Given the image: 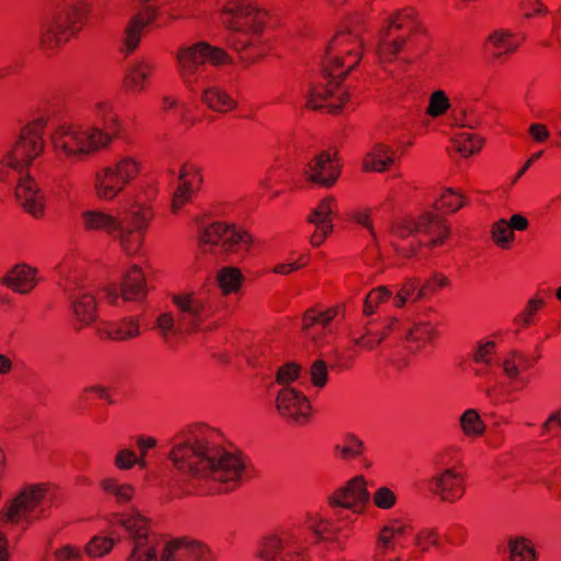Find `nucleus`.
Segmentation results:
<instances>
[{
	"label": "nucleus",
	"instance_id": "13",
	"mask_svg": "<svg viewBox=\"0 0 561 561\" xmlns=\"http://www.w3.org/2000/svg\"><path fill=\"white\" fill-rule=\"evenodd\" d=\"M140 170V161L133 156H123L115 162L100 168L93 180L95 196L101 201H113L137 179Z\"/></svg>",
	"mask_w": 561,
	"mask_h": 561
},
{
	"label": "nucleus",
	"instance_id": "26",
	"mask_svg": "<svg viewBox=\"0 0 561 561\" xmlns=\"http://www.w3.org/2000/svg\"><path fill=\"white\" fill-rule=\"evenodd\" d=\"M154 69V62L148 58L131 61L123 78L125 90L134 94L145 92L149 87L150 77Z\"/></svg>",
	"mask_w": 561,
	"mask_h": 561
},
{
	"label": "nucleus",
	"instance_id": "31",
	"mask_svg": "<svg viewBox=\"0 0 561 561\" xmlns=\"http://www.w3.org/2000/svg\"><path fill=\"white\" fill-rule=\"evenodd\" d=\"M535 365V360L519 351H513L506 355L502 362V368L506 377L517 383L516 389H523L527 386L528 379L520 376L522 370H527Z\"/></svg>",
	"mask_w": 561,
	"mask_h": 561
},
{
	"label": "nucleus",
	"instance_id": "11",
	"mask_svg": "<svg viewBox=\"0 0 561 561\" xmlns=\"http://www.w3.org/2000/svg\"><path fill=\"white\" fill-rule=\"evenodd\" d=\"M207 61L214 66H220L230 62V57L225 49L206 42L183 46L178 50L176 69L188 90L195 91Z\"/></svg>",
	"mask_w": 561,
	"mask_h": 561
},
{
	"label": "nucleus",
	"instance_id": "1",
	"mask_svg": "<svg viewBox=\"0 0 561 561\" xmlns=\"http://www.w3.org/2000/svg\"><path fill=\"white\" fill-rule=\"evenodd\" d=\"M174 469L196 480L218 484L217 491L234 489L245 476L242 457L224 446L222 434L205 424H192L171 439L168 455Z\"/></svg>",
	"mask_w": 561,
	"mask_h": 561
},
{
	"label": "nucleus",
	"instance_id": "10",
	"mask_svg": "<svg viewBox=\"0 0 561 561\" xmlns=\"http://www.w3.org/2000/svg\"><path fill=\"white\" fill-rule=\"evenodd\" d=\"M327 504L340 523L355 524L362 517L375 514L370 506L368 480L364 474H356L334 489L328 495Z\"/></svg>",
	"mask_w": 561,
	"mask_h": 561
},
{
	"label": "nucleus",
	"instance_id": "55",
	"mask_svg": "<svg viewBox=\"0 0 561 561\" xmlns=\"http://www.w3.org/2000/svg\"><path fill=\"white\" fill-rule=\"evenodd\" d=\"M382 342V336H379V332L373 329H365V332L354 339V344L360 346L367 351L375 350Z\"/></svg>",
	"mask_w": 561,
	"mask_h": 561
},
{
	"label": "nucleus",
	"instance_id": "8",
	"mask_svg": "<svg viewBox=\"0 0 561 561\" xmlns=\"http://www.w3.org/2000/svg\"><path fill=\"white\" fill-rule=\"evenodd\" d=\"M171 300L184 333L211 332L219 327L221 300L216 295L207 291H183L173 294Z\"/></svg>",
	"mask_w": 561,
	"mask_h": 561
},
{
	"label": "nucleus",
	"instance_id": "63",
	"mask_svg": "<svg viewBox=\"0 0 561 561\" xmlns=\"http://www.w3.org/2000/svg\"><path fill=\"white\" fill-rule=\"evenodd\" d=\"M353 219L360 226H363L364 228H366L370 234L373 236V238H376V233H375V230H374V226H373V222L370 220V209L369 208H363V209H357L356 211H354L353 214Z\"/></svg>",
	"mask_w": 561,
	"mask_h": 561
},
{
	"label": "nucleus",
	"instance_id": "54",
	"mask_svg": "<svg viewBox=\"0 0 561 561\" xmlns=\"http://www.w3.org/2000/svg\"><path fill=\"white\" fill-rule=\"evenodd\" d=\"M114 465L119 470H129L135 465L139 466V458L131 449L123 448L115 455Z\"/></svg>",
	"mask_w": 561,
	"mask_h": 561
},
{
	"label": "nucleus",
	"instance_id": "29",
	"mask_svg": "<svg viewBox=\"0 0 561 561\" xmlns=\"http://www.w3.org/2000/svg\"><path fill=\"white\" fill-rule=\"evenodd\" d=\"M207 552L198 542L176 539L164 547L161 561H197Z\"/></svg>",
	"mask_w": 561,
	"mask_h": 561
},
{
	"label": "nucleus",
	"instance_id": "50",
	"mask_svg": "<svg viewBox=\"0 0 561 561\" xmlns=\"http://www.w3.org/2000/svg\"><path fill=\"white\" fill-rule=\"evenodd\" d=\"M491 233L493 241L502 249H508L514 241V232L505 219H500L494 222Z\"/></svg>",
	"mask_w": 561,
	"mask_h": 561
},
{
	"label": "nucleus",
	"instance_id": "22",
	"mask_svg": "<svg viewBox=\"0 0 561 561\" xmlns=\"http://www.w3.org/2000/svg\"><path fill=\"white\" fill-rule=\"evenodd\" d=\"M156 9L148 5L129 19L122 37V51L125 55L128 56L138 48L144 31L156 20Z\"/></svg>",
	"mask_w": 561,
	"mask_h": 561
},
{
	"label": "nucleus",
	"instance_id": "46",
	"mask_svg": "<svg viewBox=\"0 0 561 561\" xmlns=\"http://www.w3.org/2000/svg\"><path fill=\"white\" fill-rule=\"evenodd\" d=\"M391 296L392 291L387 286H379L374 288L365 298L363 313L365 316H371L375 313L377 307L390 299Z\"/></svg>",
	"mask_w": 561,
	"mask_h": 561
},
{
	"label": "nucleus",
	"instance_id": "16",
	"mask_svg": "<svg viewBox=\"0 0 561 561\" xmlns=\"http://www.w3.org/2000/svg\"><path fill=\"white\" fill-rule=\"evenodd\" d=\"M60 286L70 304V311L77 323V330L93 324L98 318V302L93 284L79 273H68Z\"/></svg>",
	"mask_w": 561,
	"mask_h": 561
},
{
	"label": "nucleus",
	"instance_id": "3",
	"mask_svg": "<svg viewBox=\"0 0 561 561\" xmlns=\"http://www.w3.org/2000/svg\"><path fill=\"white\" fill-rule=\"evenodd\" d=\"M219 21L228 30L227 44L243 65H252L266 54L267 12L253 1L226 0L219 10Z\"/></svg>",
	"mask_w": 561,
	"mask_h": 561
},
{
	"label": "nucleus",
	"instance_id": "60",
	"mask_svg": "<svg viewBox=\"0 0 561 561\" xmlns=\"http://www.w3.org/2000/svg\"><path fill=\"white\" fill-rule=\"evenodd\" d=\"M137 447L139 449V468L145 469L147 467V454L150 449L157 446V439L151 436H138L137 437Z\"/></svg>",
	"mask_w": 561,
	"mask_h": 561
},
{
	"label": "nucleus",
	"instance_id": "62",
	"mask_svg": "<svg viewBox=\"0 0 561 561\" xmlns=\"http://www.w3.org/2000/svg\"><path fill=\"white\" fill-rule=\"evenodd\" d=\"M81 551L77 547L64 546L55 551L56 561H80Z\"/></svg>",
	"mask_w": 561,
	"mask_h": 561
},
{
	"label": "nucleus",
	"instance_id": "18",
	"mask_svg": "<svg viewBox=\"0 0 561 561\" xmlns=\"http://www.w3.org/2000/svg\"><path fill=\"white\" fill-rule=\"evenodd\" d=\"M276 410L287 422L302 425L311 416V404L307 397L291 387H283L276 397Z\"/></svg>",
	"mask_w": 561,
	"mask_h": 561
},
{
	"label": "nucleus",
	"instance_id": "44",
	"mask_svg": "<svg viewBox=\"0 0 561 561\" xmlns=\"http://www.w3.org/2000/svg\"><path fill=\"white\" fill-rule=\"evenodd\" d=\"M546 301L541 297H531L525 308L515 317L514 323L519 329H526L536 323V313L543 308Z\"/></svg>",
	"mask_w": 561,
	"mask_h": 561
},
{
	"label": "nucleus",
	"instance_id": "47",
	"mask_svg": "<svg viewBox=\"0 0 561 561\" xmlns=\"http://www.w3.org/2000/svg\"><path fill=\"white\" fill-rule=\"evenodd\" d=\"M510 552L512 561H534L535 550L530 542L519 537L510 541Z\"/></svg>",
	"mask_w": 561,
	"mask_h": 561
},
{
	"label": "nucleus",
	"instance_id": "34",
	"mask_svg": "<svg viewBox=\"0 0 561 561\" xmlns=\"http://www.w3.org/2000/svg\"><path fill=\"white\" fill-rule=\"evenodd\" d=\"M36 271L27 265H16L3 277L2 284L18 294H28L36 285Z\"/></svg>",
	"mask_w": 561,
	"mask_h": 561
},
{
	"label": "nucleus",
	"instance_id": "25",
	"mask_svg": "<svg viewBox=\"0 0 561 561\" xmlns=\"http://www.w3.org/2000/svg\"><path fill=\"white\" fill-rule=\"evenodd\" d=\"M203 181L201 170L194 165H183L179 175V185L173 194L171 209L176 214L188 203Z\"/></svg>",
	"mask_w": 561,
	"mask_h": 561
},
{
	"label": "nucleus",
	"instance_id": "12",
	"mask_svg": "<svg viewBox=\"0 0 561 561\" xmlns=\"http://www.w3.org/2000/svg\"><path fill=\"white\" fill-rule=\"evenodd\" d=\"M390 232L399 239L414 237L417 240V248H435L445 242L450 229L440 216L424 213L416 217L397 219L392 224Z\"/></svg>",
	"mask_w": 561,
	"mask_h": 561
},
{
	"label": "nucleus",
	"instance_id": "15",
	"mask_svg": "<svg viewBox=\"0 0 561 561\" xmlns=\"http://www.w3.org/2000/svg\"><path fill=\"white\" fill-rule=\"evenodd\" d=\"M89 12V4L83 0L68 7L65 14L46 18L39 31V45L44 50H51L78 33Z\"/></svg>",
	"mask_w": 561,
	"mask_h": 561
},
{
	"label": "nucleus",
	"instance_id": "53",
	"mask_svg": "<svg viewBox=\"0 0 561 561\" xmlns=\"http://www.w3.org/2000/svg\"><path fill=\"white\" fill-rule=\"evenodd\" d=\"M117 523L119 526H141L151 523V519L140 511L133 508L118 515Z\"/></svg>",
	"mask_w": 561,
	"mask_h": 561
},
{
	"label": "nucleus",
	"instance_id": "6",
	"mask_svg": "<svg viewBox=\"0 0 561 561\" xmlns=\"http://www.w3.org/2000/svg\"><path fill=\"white\" fill-rule=\"evenodd\" d=\"M49 141L60 159L79 160L110 146V137L99 127L60 121L54 124Z\"/></svg>",
	"mask_w": 561,
	"mask_h": 561
},
{
	"label": "nucleus",
	"instance_id": "61",
	"mask_svg": "<svg viewBox=\"0 0 561 561\" xmlns=\"http://www.w3.org/2000/svg\"><path fill=\"white\" fill-rule=\"evenodd\" d=\"M522 8L526 19L545 15L547 13V9L540 0H523Z\"/></svg>",
	"mask_w": 561,
	"mask_h": 561
},
{
	"label": "nucleus",
	"instance_id": "33",
	"mask_svg": "<svg viewBox=\"0 0 561 561\" xmlns=\"http://www.w3.org/2000/svg\"><path fill=\"white\" fill-rule=\"evenodd\" d=\"M430 291V282L421 284V279L416 276H409L398 288L393 296V306L396 308H404L407 304L416 302L423 299Z\"/></svg>",
	"mask_w": 561,
	"mask_h": 561
},
{
	"label": "nucleus",
	"instance_id": "51",
	"mask_svg": "<svg viewBox=\"0 0 561 561\" xmlns=\"http://www.w3.org/2000/svg\"><path fill=\"white\" fill-rule=\"evenodd\" d=\"M115 543V539L108 536H94L85 545V553L92 558H100L108 553Z\"/></svg>",
	"mask_w": 561,
	"mask_h": 561
},
{
	"label": "nucleus",
	"instance_id": "52",
	"mask_svg": "<svg viewBox=\"0 0 561 561\" xmlns=\"http://www.w3.org/2000/svg\"><path fill=\"white\" fill-rule=\"evenodd\" d=\"M496 344L493 341L480 342L472 353L476 364L489 366L493 363Z\"/></svg>",
	"mask_w": 561,
	"mask_h": 561
},
{
	"label": "nucleus",
	"instance_id": "35",
	"mask_svg": "<svg viewBox=\"0 0 561 561\" xmlns=\"http://www.w3.org/2000/svg\"><path fill=\"white\" fill-rule=\"evenodd\" d=\"M365 443L354 433L343 434L333 445L335 459L348 462L360 458L365 453Z\"/></svg>",
	"mask_w": 561,
	"mask_h": 561
},
{
	"label": "nucleus",
	"instance_id": "64",
	"mask_svg": "<svg viewBox=\"0 0 561 561\" xmlns=\"http://www.w3.org/2000/svg\"><path fill=\"white\" fill-rule=\"evenodd\" d=\"M528 133H529L530 137L536 142H539V144L545 142L550 136V131H549L548 127L541 123L531 124L528 128Z\"/></svg>",
	"mask_w": 561,
	"mask_h": 561
},
{
	"label": "nucleus",
	"instance_id": "20",
	"mask_svg": "<svg viewBox=\"0 0 561 561\" xmlns=\"http://www.w3.org/2000/svg\"><path fill=\"white\" fill-rule=\"evenodd\" d=\"M340 175V164L334 154L323 151L313 157L304 169L306 181L323 186L331 187Z\"/></svg>",
	"mask_w": 561,
	"mask_h": 561
},
{
	"label": "nucleus",
	"instance_id": "2",
	"mask_svg": "<svg viewBox=\"0 0 561 561\" xmlns=\"http://www.w3.org/2000/svg\"><path fill=\"white\" fill-rule=\"evenodd\" d=\"M363 53L360 30L340 31L329 43L322 65L323 80L311 84L307 93V106L337 113L348 100L340 88V81L359 62Z\"/></svg>",
	"mask_w": 561,
	"mask_h": 561
},
{
	"label": "nucleus",
	"instance_id": "30",
	"mask_svg": "<svg viewBox=\"0 0 561 561\" xmlns=\"http://www.w3.org/2000/svg\"><path fill=\"white\" fill-rule=\"evenodd\" d=\"M201 100L209 110L226 114L238 106V101L222 87L210 84L203 89Z\"/></svg>",
	"mask_w": 561,
	"mask_h": 561
},
{
	"label": "nucleus",
	"instance_id": "40",
	"mask_svg": "<svg viewBox=\"0 0 561 561\" xmlns=\"http://www.w3.org/2000/svg\"><path fill=\"white\" fill-rule=\"evenodd\" d=\"M243 282L241 271L233 266L222 267L217 274V283L224 295L238 293Z\"/></svg>",
	"mask_w": 561,
	"mask_h": 561
},
{
	"label": "nucleus",
	"instance_id": "59",
	"mask_svg": "<svg viewBox=\"0 0 561 561\" xmlns=\"http://www.w3.org/2000/svg\"><path fill=\"white\" fill-rule=\"evenodd\" d=\"M311 381L316 387H323L328 380V368L327 364L322 359H317L313 362L311 369Z\"/></svg>",
	"mask_w": 561,
	"mask_h": 561
},
{
	"label": "nucleus",
	"instance_id": "48",
	"mask_svg": "<svg viewBox=\"0 0 561 561\" xmlns=\"http://www.w3.org/2000/svg\"><path fill=\"white\" fill-rule=\"evenodd\" d=\"M92 397L104 400L108 404L115 403L111 388L101 383L84 387L79 396V400L82 403H88L92 400Z\"/></svg>",
	"mask_w": 561,
	"mask_h": 561
},
{
	"label": "nucleus",
	"instance_id": "17",
	"mask_svg": "<svg viewBox=\"0 0 561 561\" xmlns=\"http://www.w3.org/2000/svg\"><path fill=\"white\" fill-rule=\"evenodd\" d=\"M419 25L417 14L412 8L392 14L379 32L376 51L380 61L391 60Z\"/></svg>",
	"mask_w": 561,
	"mask_h": 561
},
{
	"label": "nucleus",
	"instance_id": "45",
	"mask_svg": "<svg viewBox=\"0 0 561 561\" xmlns=\"http://www.w3.org/2000/svg\"><path fill=\"white\" fill-rule=\"evenodd\" d=\"M467 198L454 188H446L436 202V208L446 210L447 213H455L463 207Z\"/></svg>",
	"mask_w": 561,
	"mask_h": 561
},
{
	"label": "nucleus",
	"instance_id": "43",
	"mask_svg": "<svg viewBox=\"0 0 561 561\" xmlns=\"http://www.w3.org/2000/svg\"><path fill=\"white\" fill-rule=\"evenodd\" d=\"M101 489L108 495H113L118 503L131 500L135 490L131 484L119 483L115 478H105L100 482Z\"/></svg>",
	"mask_w": 561,
	"mask_h": 561
},
{
	"label": "nucleus",
	"instance_id": "7",
	"mask_svg": "<svg viewBox=\"0 0 561 561\" xmlns=\"http://www.w3.org/2000/svg\"><path fill=\"white\" fill-rule=\"evenodd\" d=\"M252 247V236L236 225L216 221L198 232L199 254L211 264L222 262L227 255L243 257Z\"/></svg>",
	"mask_w": 561,
	"mask_h": 561
},
{
	"label": "nucleus",
	"instance_id": "38",
	"mask_svg": "<svg viewBox=\"0 0 561 561\" xmlns=\"http://www.w3.org/2000/svg\"><path fill=\"white\" fill-rule=\"evenodd\" d=\"M459 427L462 435L474 439L484 435L486 425L476 409H467L459 416Z\"/></svg>",
	"mask_w": 561,
	"mask_h": 561
},
{
	"label": "nucleus",
	"instance_id": "28",
	"mask_svg": "<svg viewBox=\"0 0 561 561\" xmlns=\"http://www.w3.org/2000/svg\"><path fill=\"white\" fill-rule=\"evenodd\" d=\"M96 334L103 339L127 341L140 335V324L131 317L118 321H102L96 328Z\"/></svg>",
	"mask_w": 561,
	"mask_h": 561
},
{
	"label": "nucleus",
	"instance_id": "27",
	"mask_svg": "<svg viewBox=\"0 0 561 561\" xmlns=\"http://www.w3.org/2000/svg\"><path fill=\"white\" fill-rule=\"evenodd\" d=\"M92 113L100 130L110 137V144L121 131V121L115 111L114 101L110 98H101L92 105Z\"/></svg>",
	"mask_w": 561,
	"mask_h": 561
},
{
	"label": "nucleus",
	"instance_id": "23",
	"mask_svg": "<svg viewBox=\"0 0 561 561\" xmlns=\"http://www.w3.org/2000/svg\"><path fill=\"white\" fill-rule=\"evenodd\" d=\"M342 308L335 306L324 311L311 308L302 317V330L308 337L318 342L321 335L332 331L331 323L341 313Z\"/></svg>",
	"mask_w": 561,
	"mask_h": 561
},
{
	"label": "nucleus",
	"instance_id": "19",
	"mask_svg": "<svg viewBox=\"0 0 561 561\" xmlns=\"http://www.w3.org/2000/svg\"><path fill=\"white\" fill-rule=\"evenodd\" d=\"M104 299L113 306L118 305L122 297L125 301H141L147 295V285L142 271L138 266H133L124 276L122 290L118 293L113 284L102 288Z\"/></svg>",
	"mask_w": 561,
	"mask_h": 561
},
{
	"label": "nucleus",
	"instance_id": "14",
	"mask_svg": "<svg viewBox=\"0 0 561 561\" xmlns=\"http://www.w3.org/2000/svg\"><path fill=\"white\" fill-rule=\"evenodd\" d=\"M45 125L44 119H36L24 126L15 141L3 151L0 165H7L19 172L27 169L44 152Z\"/></svg>",
	"mask_w": 561,
	"mask_h": 561
},
{
	"label": "nucleus",
	"instance_id": "24",
	"mask_svg": "<svg viewBox=\"0 0 561 561\" xmlns=\"http://www.w3.org/2000/svg\"><path fill=\"white\" fill-rule=\"evenodd\" d=\"M16 199L21 206L34 218H41L45 211V194L39 190L36 182L30 178H21L15 188Z\"/></svg>",
	"mask_w": 561,
	"mask_h": 561
},
{
	"label": "nucleus",
	"instance_id": "21",
	"mask_svg": "<svg viewBox=\"0 0 561 561\" xmlns=\"http://www.w3.org/2000/svg\"><path fill=\"white\" fill-rule=\"evenodd\" d=\"M336 209V201L328 196L320 201L318 206L311 210L308 221L316 227V231L310 237V243L319 247L333 230V216Z\"/></svg>",
	"mask_w": 561,
	"mask_h": 561
},
{
	"label": "nucleus",
	"instance_id": "9",
	"mask_svg": "<svg viewBox=\"0 0 561 561\" xmlns=\"http://www.w3.org/2000/svg\"><path fill=\"white\" fill-rule=\"evenodd\" d=\"M434 465L435 473L428 480L431 492L444 502L459 501L466 492L461 448L456 445L443 448L436 454Z\"/></svg>",
	"mask_w": 561,
	"mask_h": 561
},
{
	"label": "nucleus",
	"instance_id": "39",
	"mask_svg": "<svg viewBox=\"0 0 561 561\" xmlns=\"http://www.w3.org/2000/svg\"><path fill=\"white\" fill-rule=\"evenodd\" d=\"M154 328L158 330L160 337L164 343H171L179 334L184 333L178 321V311L163 312L156 321Z\"/></svg>",
	"mask_w": 561,
	"mask_h": 561
},
{
	"label": "nucleus",
	"instance_id": "57",
	"mask_svg": "<svg viewBox=\"0 0 561 561\" xmlns=\"http://www.w3.org/2000/svg\"><path fill=\"white\" fill-rule=\"evenodd\" d=\"M299 370V366L293 363L279 367L276 374L277 383L288 387L290 382L298 378Z\"/></svg>",
	"mask_w": 561,
	"mask_h": 561
},
{
	"label": "nucleus",
	"instance_id": "58",
	"mask_svg": "<svg viewBox=\"0 0 561 561\" xmlns=\"http://www.w3.org/2000/svg\"><path fill=\"white\" fill-rule=\"evenodd\" d=\"M282 550V541L279 538L273 536L264 540L261 550V558L265 561H273L277 553Z\"/></svg>",
	"mask_w": 561,
	"mask_h": 561
},
{
	"label": "nucleus",
	"instance_id": "42",
	"mask_svg": "<svg viewBox=\"0 0 561 561\" xmlns=\"http://www.w3.org/2000/svg\"><path fill=\"white\" fill-rule=\"evenodd\" d=\"M398 494L393 489L387 485H380L370 493V504H373L375 508L383 512L393 510L398 505Z\"/></svg>",
	"mask_w": 561,
	"mask_h": 561
},
{
	"label": "nucleus",
	"instance_id": "36",
	"mask_svg": "<svg viewBox=\"0 0 561 561\" xmlns=\"http://www.w3.org/2000/svg\"><path fill=\"white\" fill-rule=\"evenodd\" d=\"M524 37H518L510 30L500 28L488 36V45L493 49L494 58L515 53Z\"/></svg>",
	"mask_w": 561,
	"mask_h": 561
},
{
	"label": "nucleus",
	"instance_id": "56",
	"mask_svg": "<svg viewBox=\"0 0 561 561\" xmlns=\"http://www.w3.org/2000/svg\"><path fill=\"white\" fill-rule=\"evenodd\" d=\"M438 534L433 528H420L415 535V543L422 550H427L438 543Z\"/></svg>",
	"mask_w": 561,
	"mask_h": 561
},
{
	"label": "nucleus",
	"instance_id": "41",
	"mask_svg": "<svg viewBox=\"0 0 561 561\" xmlns=\"http://www.w3.org/2000/svg\"><path fill=\"white\" fill-rule=\"evenodd\" d=\"M483 142V138L468 131L459 133L454 138L455 149L465 158L478 153Z\"/></svg>",
	"mask_w": 561,
	"mask_h": 561
},
{
	"label": "nucleus",
	"instance_id": "37",
	"mask_svg": "<svg viewBox=\"0 0 561 561\" xmlns=\"http://www.w3.org/2000/svg\"><path fill=\"white\" fill-rule=\"evenodd\" d=\"M438 336L436 327L426 321H419L413 327L404 330L402 337L410 343L415 351L424 348Z\"/></svg>",
	"mask_w": 561,
	"mask_h": 561
},
{
	"label": "nucleus",
	"instance_id": "4",
	"mask_svg": "<svg viewBox=\"0 0 561 561\" xmlns=\"http://www.w3.org/2000/svg\"><path fill=\"white\" fill-rule=\"evenodd\" d=\"M85 231H103L116 240L123 251L133 255L142 247L144 236L152 218L149 206H133L123 219L100 209H88L81 215Z\"/></svg>",
	"mask_w": 561,
	"mask_h": 561
},
{
	"label": "nucleus",
	"instance_id": "32",
	"mask_svg": "<svg viewBox=\"0 0 561 561\" xmlns=\"http://www.w3.org/2000/svg\"><path fill=\"white\" fill-rule=\"evenodd\" d=\"M396 150L383 142H378L363 159V169L367 172H385L394 163Z\"/></svg>",
	"mask_w": 561,
	"mask_h": 561
},
{
	"label": "nucleus",
	"instance_id": "49",
	"mask_svg": "<svg viewBox=\"0 0 561 561\" xmlns=\"http://www.w3.org/2000/svg\"><path fill=\"white\" fill-rule=\"evenodd\" d=\"M450 101L445 91L436 90L430 95L426 114L433 118L444 115L450 108Z\"/></svg>",
	"mask_w": 561,
	"mask_h": 561
},
{
	"label": "nucleus",
	"instance_id": "5",
	"mask_svg": "<svg viewBox=\"0 0 561 561\" xmlns=\"http://www.w3.org/2000/svg\"><path fill=\"white\" fill-rule=\"evenodd\" d=\"M58 494L56 485L47 482L22 486L0 508V524L33 525L45 520Z\"/></svg>",
	"mask_w": 561,
	"mask_h": 561
}]
</instances>
